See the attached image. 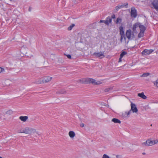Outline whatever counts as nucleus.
Wrapping results in <instances>:
<instances>
[{"label":"nucleus","mask_w":158,"mask_h":158,"mask_svg":"<svg viewBox=\"0 0 158 158\" xmlns=\"http://www.w3.org/2000/svg\"><path fill=\"white\" fill-rule=\"evenodd\" d=\"M139 27L140 29V31L144 32L146 27L143 25H140V23H136L133 25L132 27V30L134 33H137V31L136 30V28Z\"/></svg>","instance_id":"f257e3e1"},{"label":"nucleus","mask_w":158,"mask_h":158,"mask_svg":"<svg viewBox=\"0 0 158 158\" xmlns=\"http://www.w3.org/2000/svg\"><path fill=\"white\" fill-rule=\"evenodd\" d=\"M35 130L31 128L27 127L23 130V131H19V133H24L26 134H31L35 132Z\"/></svg>","instance_id":"f03ea898"},{"label":"nucleus","mask_w":158,"mask_h":158,"mask_svg":"<svg viewBox=\"0 0 158 158\" xmlns=\"http://www.w3.org/2000/svg\"><path fill=\"white\" fill-rule=\"evenodd\" d=\"M133 33H134V32ZM126 35L128 40H130L134 38L135 37L134 33H132L131 30L129 29L127 31Z\"/></svg>","instance_id":"7ed1b4c3"},{"label":"nucleus","mask_w":158,"mask_h":158,"mask_svg":"<svg viewBox=\"0 0 158 158\" xmlns=\"http://www.w3.org/2000/svg\"><path fill=\"white\" fill-rule=\"evenodd\" d=\"M79 82L82 83H83L85 82L86 83H92V84H95V83L96 81L94 79L90 78H87L85 79L84 81L83 79H80L79 80Z\"/></svg>","instance_id":"20e7f679"},{"label":"nucleus","mask_w":158,"mask_h":158,"mask_svg":"<svg viewBox=\"0 0 158 158\" xmlns=\"http://www.w3.org/2000/svg\"><path fill=\"white\" fill-rule=\"evenodd\" d=\"M52 77L49 76L45 77L42 80L40 81L37 82V84L44 83L50 81L52 79Z\"/></svg>","instance_id":"39448f33"},{"label":"nucleus","mask_w":158,"mask_h":158,"mask_svg":"<svg viewBox=\"0 0 158 158\" xmlns=\"http://www.w3.org/2000/svg\"><path fill=\"white\" fill-rule=\"evenodd\" d=\"M131 16L133 18H135L137 16V10L134 7H132L131 8Z\"/></svg>","instance_id":"423d86ee"},{"label":"nucleus","mask_w":158,"mask_h":158,"mask_svg":"<svg viewBox=\"0 0 158 158\" xmlns=\"http://www.w3.org/2000/svg\"><path fill=\"white\" fill-rule=\"evenodd\" d=\"M152 8H154L157 11H158V0H153L152 2Z\"/></svg>","instance_id":"0eeeda50"},{"label":"nucleus","mask_w":158,"mask_h":158,"mask_svg":"<svg viewBox=\"0 0 158 158\" xmlns=\"http://www.w3.org/2000/svg\"><path fill=\"white\" fill-rule=\"evenodd\" d=\"M94 55L96 57L100 58H102L105 57L104 52H95L94 54Z\"/></svg>","instance_id":"6e6552de"},{"label":"nucleus","mask_w":158,"mask_h":158,"mask_svg":"<svg viewBox=\"0 0 158 158\" xmlns=\"http://www.w3.org/2000/svg\"><path fill=\"white\" fill-rule=\"evenodd\" d=\"M131 110L132 111V112L133 113H136L138 111L135 105L132 103H131Z\"/></svg>","instance_id":"1a4fd4ad"},{"label":"nucleus","mask_w":158,"mask_h":158,"mask_svg":"<svg viewBox=\"0 0 158 158\" xmlns=\"http://www.w3.org/2000/svg\"><path fill=\"white\" fill-rule=\"evenodd\" d=\"M154 51L152 49L149 50L145 49L142 51V53L143 55H149L153 52Z\"/></svg>","instance_id":"9d476101"},{"label":"nucleus","mask_w":158,"mask_h":158,"mask_svg":"<svg viewBox=\"0 0 158 158\" xmlns=\"http://www.w3.org/2000/svg\"><path fill=\"white\" fill-rule=\"evenodd\" d=\"M112 21V19L109 17H108L105 21V23L106 25H109L110 23H111Z\"/></svg>","instance_id":"9b49d317"},{"label":"nucleus","mask_w":158,"mask_h":158,"mask_svg":"<svg viewBox=\"0 0 158 158\" xmlns=\"http://www.w3.org/2000/svg\"><path fill=\"white\" fill-rule=\"evenodd\" d=\"M69 135L71 139L73 138L75 135V132L73 131H70L69 133Z\"/></svg>","instance_id":"f8f14e48"},{"label":"nucleus","mask_w":158,"mask_h":158,"mask_svg":"<svg viewBox=\"0 0 158 158\" xmlns=\"http://www.w3.org/2000/svg\"><path fill=\"white\" fill-rule=\"evenodd\" d=\"M28 118V117L27 116H21L19 117V119L24 122H26Z\"/></svg>","instance_id":"ddd939ff"},{"label":"nucleus","mask_w":158,"mask_h":158,"mask_svg":"<svg viewBox=\"0 0 158 158\" xmlns=\"http://www.w3.org/2000/svg\"><path fill=\"white\" fill-rule=\"evenodd\" d=\"M138 96L143 99H146L147 98V97L144 95L143 92L138 94Z\"/></svg>","instance_id":"4468645a"},{"label":"nucleus","mask_w":158,"mask_h":158,"mask_svg":"<svg viewBox=\"0 0 158 158\" xmlns=\"http://www.w3.org/2000/svg\"><path fill=\"white\" fill-rule=\"evenodd\" d=\"M122 21V19L120 17H118L117 18L116 20L115 21V22L116 24H121Z\"/></svg>","instance_id":"2eb2a0df"},{"label":"nucleus","mask_w":158,"mask_h":158,"mask_svg":"<svg viewBox=\"0 0 158 158\" xmlns=\"http://www.w3.org/2000/svg\"><path fill=\"white\" fill-rule=\"evenodd\" d=\"M112 121L114 123H121V121L118 119L116 118H113L112 119Z\"/></svg>","instance_id":"dca6fc26"},{"label":"nucleus","mask_w":158,"mask_h":158,"mask_svg":"<svg viewBox=\"0 0 158 158\" xmlns=\"http://www.w3.org/2000/svg\"><path fill=\"white\" fill-rule=\"evenodd\" d=\"M119 32L120 34H124V31L123 27L122 26H121L119 27Z\"/></svg>","instance_id":"f3484780"},{"label":"nucleus","mask_w":158,"mask_h":158,"mask_svg":"<svg viewBox=\"0 0 158 158\" xmlns=\"http://www.w3.org/2000/svg\"><path fill=\"white\" fill-rule=\"evenodd\" d=\"M141 145L143 147L149 146L148 140H147L146 141L142 143Z\"/></svg>","instance_id":"a211bd4d"},{"label":"nucleus","mask_w":158,"mask_h":158,"mask_svg":"<svg viewBox=\"0 0 158 158\" xmlns=\"http://www.w3.org/2000/svg\"><path fill=\"white\" fill-rule=\"evenodd\" d=\"M123 8V6L122 5H118V6H116L115 7V10L117 11H118L119 9H121V8Z\"/></svg>","instance_id":"6ab92c4d"},{"label":"nucleus","mask_w":158,"mask_h":158,"mask_svg":"<svg viewBox=\"0 0 158 158\" xmlns=\"http://www.w3.org/2000/svg\"><path fill=\"white\" fill-rule=\"evenodd\" d=\"M127 111H126L122 114V116L124 118H127L129 117L128 115H127Z\"/></svg>","instance_id":"aec40b11"},{"label":"nucleus","mask_w":158,"mask_h":158,"mask_svg":"<svg viewBox=\"0 0 158 158\" xmlns=\"http://www.w3.org/2000/svg\"><path fill=\"white\" fill-rule=\"evenodd\" d=\"M121 35V41H122L123 40H126V37H125V34H120Z\"/></svg>","instance_id":"412c9836"},{"label":"nucleus","mask_w":158,"mask_h":158,"mask_svg":"<svg viewBox=\"0 0 158 158\" xmlns=\"http://www.w3.org/2000/svg\"><path fill=\"white\" fill-rule=\"evenodd\" d=\"M144 32L140 31L138 35V37L139 38H141L144 35Z\"/></svg>","instance_id":"4be33fe9"},{"label":"nucleus","mask_w":158,"mask_h":158,"mask_svg":"<svg viewBox=\"0 0 158 158\" xmlns=\"http://www.w3.org/2000/svg\"><path fill=\"white\" fill-rule=\"evenodd\" d=\"M153 83L155 86L158 88V78L156 81H153Z\"/></svg>","instance_id":"5701e85b"},{"label":"nucleus","mask_w":158,"mask_h":158,"mask_svg":"<svg viewBox=\"0 0 158 158\" xmlns=\"http://www.w3.org/2000/svg\"><path fill=\"white\" fill-rule=\"evenodd\" d=\"M149 146H152L153 145V140L148 139Z\"/></svg>","instance_id":"b1692460"},{"label":"nucleus","mask_w":158,"mask_h":158,"mask_svg":"<svg viewBox=\"0 0 158 158\" xmlns=\"http://www.w3.org/2000/svg\"><path fill=\"white\" fill-rule=\"evenodd\" d=\"M112 87H109L106 88L105 90L104 91L105 92H107L109 91H110V90H112Z\"/></svg>","instance_id":"393cba45"},{"label":"nucleus","mask_w":158,"mask_h":158,"mask_svg":"<svg viewBox=\"0 0 158 158\" xmlns=\"http://www.w3.org/2000/svg\"><path fill=\"white\" fill-rule=\"evenodd\" d=\"M149 75V73H143L141 76V77H144L148 76Z\"/></svg>","instance_id":"a878e982"},{"label":"nucleus","mask_w":158,"mask_h":158,"mask_svg":"<svg viewBox=\"0 0 158 158\" xmlns=\"http://www.w3.org/2000/svg\"><path fill=\"white\" fill-rule=\"evenodd\" d=\"M127 54V52L125 51L123 52L120 55V56L122 58L123 56Z\"/></svg>","instance_id":"bb28decb"},{"label":"nucleus","mask_w":158,"mask_h":158,"mask_svg":"<svg viewBox=\"0 0 158 158\" xmlns=\"http://www.w3.org/2000/svg\"><path fill=\"white\" fill-rule=\"evenodd\" d=\"M74 25V24H72L68 27V29L69 31L71 30Z\"/></svg>","instance_id":"cd10ccee"},{"label":"nucleus","mask_w":158,"mask_h":158,"mask_svg":"<svg viewBox=\"0 0 158 158\" xmlns=\"http://www.w3.org/2000/svg\"><path fill=\"white\" fill-rule=\"evenodd\" d=\"M102 158H110V156L106 154L103 155Z\"/></svg>","instance_id":"c85d7f7f"},{"label":"nucleus","mask_w":158,"mask_h":158,"mask_svg":"<svg viewBox=\"0 0 158 158\" xmlns=\"http://www.w3.org/2000/svg\"><path fill=\"white\" fill-rule=\"evenodd\" d=\"M12 113H13V111L12 110H9L6 111V114H12Z\"/></svg>","instance_id":"c756f323"},{"label":"nucleus","mask_w":158,"mask_h":158,"mask_svg":"<svg viewBox=\"0 0 158 158\" xmlns=\"http://www.w3.org/2000/svg\"><path fill=\"white\" fill-rule=\"evenodd\" d=\"M122 6H123V7H125L126 8H127V6H128V3H123V4H122Z\"/></svg>","instance_id":"7c9ffc66"},{"label":"nucleus","mask_w":158,"mask_h":158,"mask_svg":"<svg viewBox=\"0 0 158 158\" xmlns=\"http://www.w3.org/2000/svg\"><path fill=\"white\" fill-rule=\"evenodd\" d=\"M5 72V69L4 68L0 67V73Z\"/></svg>","instance_id":"2f4dec72"},{"label":"nucleus","mask_w":158,"mask_h":158,"mask_svg":"<svg viewBox=\"0 0 158 158\" xmlns=\"http://www.w3.org/2000/svg\"><path fill=\"white\" fill-rule=\"evenodd\" d=\"M153 145L156 144L158 142V139H156L155 140H153Z\"/></svg>","instance_id":"473e14b6"},{"label":"nucleus","mask_w":158,"mask_h":158,"mask_svg":"<svg viewBox=\"0 0 158 158\" xmlns=\"http://www.w3.org/2000/svg\"><path fill=\"white\" fill-rule=\"evenodd\" d=\"M102 84V82L100 81H98L95 83V85H100Z\"/></svg>","instance_id":"72a5a7b5"},{"label":"nucleus","mask_w":158,"mask_h":158,"mask_svg":"<svg viewBox=\"0 0 158 158\" xmlns=\"http://www.w3.org/2000/svg\"><path fill=\"white\" fill-rule=\"evenodd\" d=\"M127 115H128L129 116L131 114V110H130L129 111H127Z\"/></svg>","instance_id":"f704fd0d"},{"label":"nucleus","mask_w":158,"mask_h":158,"mask_svg":"<svg viewBox=\"0 0 158 158\" xmlns=\"http://www.w3.org/2000/svg\"><path fill=\"white\" fill-rule=\"evenodd\" d=\"M116 158H122V156L121 155H117L116 156Z\"/></svg>","instance_id":"c9c22d12"},{"label":"nucleus","mask_w":158,"mask_h":158,"mask_svg":"<svg viewBox=\"0 0 158 158\" xmlns=\"http://www.w3.org/2000/svg\"><path fill=\"white\" fill-rule=\"evenodd\" d=\"M115 15L114 14H113V15H112L111 16V19H115Z\"/></svg>","instance_id":"e433bc0d"},{"label":"nucleus","mask_w":158,"mask_h":158,"mask_svg":"<svg viewBox=\"0 0 158 158\" xmlns=\"http://www.w3.org/2000/svg\"><path fill=\"white\" fill-rule=\"evenodd\" d=\"M80 126L81 127H83L84 126V123H81L80 124Z\"/></svg>","instance_id":"4c0bfd02"},{"label":"nucleus","mask_w":158,"mask_h":158,"mask_svg":"<svg viewBox=\"0 0 158 158\" xmlns=\"http://www.w3.org/2000/svg\"><path fill=\"white\" fill-rule=\"evenodd\" d=\"M67 56L68 58L69 59H71V56L70 55H68Z\"/></svg>","instance_id":"58836bf2"},{"label":"nucleus","mask_w":158,"mask_h":158,"mask_svg":"<svg viewBox=\"0 0 158 158\" xmlns=\"http://www.w3.org/2000/svg\"><path fill=\"white\" fill-rule=\"evenodd\" d=\"M105 20H101L99 22V23H105Z\"/></svg>","instance_id":"ea45409f"},{"label":"nucleus","mask_w":158,"mask_h":158,"mask_svg":"<svg viewBox=\"0 0 158 158\" xmlns=\"http://www.w3.org/2000/svg\"><path fill=\"white\" fill-rule=\"evenodd\" d=\"M122 58H121V57L120 56V57L119 58V62H121L122 61Z\"/></svg>","instance_id":"a19ab883"},{"label":"nucleus","mask_w":158,"mask_h":158,"mask_svg":"<svg viewBox=\"0 0 158 158\" xmlns=\"http://www.w3.org/2000/svg\"><path fill=\"white\" fill-rule=\"evenodd\" d=\"M19 131H23V130H22V131L21 130H19V131H18V132L19 133Z\"/></svg>","instance_id":"79ce46f5"},{"label":"nucleus","mask_w":158,"mask_h":158,"mask_svg":"<svg viewBox=\"0 0 158 158\" xmlns=\"http://www.w3.org/2000/svg\"><path fill=\"white\" fill-rule=\"evenodd\" d=\"M142 154H143V155H145V153H144V152H143V153H142Z\"/></svg>","instance_id":"37998d69"},{"label":"nucleus","mask_w":158,"mask_h":158,"mask_svg":"<svg viewBox=\"0 0 158 158\" xmlns=\"http://www.w3.org/2000/svg\"><path fill=\"white\" fill-rule=\"evenodd\" d=\"M1 149V146L0 145V150Z\"/></svg>","instance_id":"c03bdc74"},{"label":"nucleus","mask_w":158,"mask_h":158,"mask_svg":"<svg viewBox=\"0 0 158 158\" xmlns=\"http://www.w3.org/2000/svg\"><path fill=\"white\" fill-rule=\"evenodd\" d=\"M64 92H62L61 93L62 94H63V93H64Z\"/></svg>","instance_id":"a18cd8bd"},{"label":"nucleus","mask_w":158,"mask_h":158,"mask_svg":"<svg viewBox=\"0 0 158 158\" xmlns=\"http://www.w3.org/2000/svg\"><path fill=\"white\" fill-rule=\"evenodd\" d=\"M0 158H2V157L1 156H0Z\"/></svg>","instance_id":"49530a36"}]
</instances>
